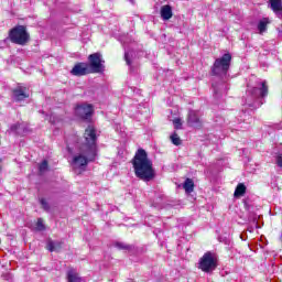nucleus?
<instances>
[{
    "instance_id": "obj_24",
    "label": "nucleus",
    "mask_w": 282,
    "mask_h": 282,
    "mask_svg": "<svg viewBox=\"0 0 282 282\" xmlns=\"http://www.w3.org/2000/svg\"><path fill=\"white\" fill-rule=\"evenodd\" d=\"M174 129H182V119L176 118L173 120Z\"/></svg>"
},
{
    "instance_id": "obj_3",
    "label": "nucleus",
    "mask_w": 282,
    "mask_h": 282,
    "mask_svg": "<svg viewBox=\"0 0 282 282\" xmlns=\"http://www.w3.org/2000/svg\"><path fill=\"white\" fill-rule=\"evenodd\" d=\"M133 169L135 175L139 180L144 182H151L155 177V172L153 171V162L149 160V155L144 149H139L132 160Z\"/></svg>"
},
{
    "instance_id": "obj_26",
    "label": "nucleus",
    "mask_w": 282,
    "mask_h": 282,
    "mask_svg": "<svg viewBox=\"0 0 282 282\" xmlns=\"http://www.w3.org/2000/svg\"><path fill=\"white\" fill-rule=\"evenodd\" d=\"M276 165L280 166V169H282V154L276 156Z\"/></svg>"
},
{
    "instance_id": "obj_17",
    "label": "nucleus",
    "mask_w": 282,
    "mask_h": 282,
    "mask_svg": "<svg viewBox=\"0 0 282 282\" xmlns=\"http://www.w3.org/2000/svg\"><path fill=\"white\" fill-rule=\"evenodd\" d=\"M234 195L235 197H243V195H246V185H243L242 183L238 184Z\"/></svg>"
},
{
    "instance_id": "obj_13",
    "label": "nucleus",
    "mask_w": 282,
    "mask_h": 282,
    "mask_svg": "<svg viewBox=\"0 0 282 282\" xmlns=\"http://www.w3.org/2000/svg\"><path fill=\"white\" fill-rule=\"evenodd\" d=\"M161 18L163 21H169L170 19L173 18V8L171 6L165 4L161 7Z\"/></svg>"
},
{
    "instance_id": "obj_20",
    "label": "nucleus",
    "mask_w": 282,
    "mask_h": 282,
    "mask_svg": "<svg viewBox=\"0 0 282 282\" xmlns=\"http://www.w3.org/2000/svg\"><path fill=\"white\" fill-rule=\"evenodd\" d=\"M171 142L172 144H174L175 147H180V144H182V139H180V135L177 134V132H174L171 137Z\"/></svg>"
},
{
    "instance_id": "obj_6",
    "label": "nucleus",
    "mask_w": 282,
    "mask_h": 282,
    "mask_svg": "<svg viewBox=\"0 0 282 282\" xmlns=\"http://www.w3.org/2000/svg\"><path fill=\"white\" fill-rule=\"evenodd\" d=\"M199 270L206 273H210L217 269V259L212 252H206L199 260Z\"/></svg>"
},
{
    "instance_id": "obj_5",
    "label": "nucleus",
    "mask_w": 282,
    "mask_h": 282,
    "mask_svg": "<svg viewBox=\"0 0 282 282\" xmlns=\"http://www.w3.org/2000/svg\"><path fill=\"white\" fill-rule=\"evenodd\" d=\"M268 90V82L259 83L257 87L249 90L250 97L246 99V105H248V107H254V100H257V98H265Z\"/></svg>"
},
{
    "instance_id": "obj_14",
    "label": "nucleus",
    "mask_w": 282,
    "mask_h": 282,
    "mask_svg": "<svg viewBox=\"0 0 282 282\" xmlns=\"http://www.w3.org/2000/svg\"><path fill=\"white\" fill-rule=\"evenodd\" d=\"M46 248L50 252H58L63 248V242L62 241H53L48 240Z\"/></svg>"
},
{
    "instance_id": "obj_22",
    "label": "nucleus",
    "mask_w": 282,
    "mask_h": 282,
    "mask_svg": "<svg viewBox=\"0 0 282 282\" xmlns=\"http://www.w3.org/2000/svg\"><path fill=\"white\" fill-rule=\"evenodd\" d=\"M116 247L119 248V250H131V246L124 245V242H117Z\"/></svg>"
},
{
    "instance_id": "obj_23",
    "label": "nucleus",
    "mask_w": 282,
    "mask_h": 282,
    "mask_svg": "<svg viewBox=\"0 0 282 282\" xmlns=\"http://www.w3.org/2000/svg\"><path fill=\"white\" fill-rule=\"evenodd\" d=\"M40 204H41L42 208H43L44 210H46V213H48V210H50V204H47V200H45V198H42V199L40 200Z\"/></svg>"
},
{
    "instance_id": "obj_21",
    "label": "nucleus",
    "mask_w": 282,
    "mask_h": 282,
    "mask_svg": "<svg viewBox=\"0 0 282 282\" xmlns=\"http://www.w3.org/2000/svg\"><path fill=\"white\" fill-rule=\"evenodd\" d=\"M48 165H47V160H44L40 165H39V171L41 174L45 173L47 171Z\"/></svg>"
},
{
    "instance_id": "obj_2",
    "label": "nucleus",
    "mask_w": 282,
    "mask_h": 282,
    "mask_svg": "<svg viewBox=\"0 0 282 282\" xmlns=\"http://www.w3.org/2000/svg\"><path fill=\"white\" fill-rule=\"evenodd\" d=\"M231 61L232 55H230V53H226L214 62L212 73L216 78L214 79L212 87L216 96L218 94H226L229 89L226 80H228V69H230Z\"/></svg>"
},
{
    "instance_id": "obj_18",
    "label": "nucleus",
    "mask_w": 282,
    "mask_h": 282,
    "mask_svg": "<svg viewBox=\"0 0 282 282\" xmlns=\"http://www.w3.org/2000/svg\"><path fill=\"white\" fill-rule=\"evenodd\" d=\"M268 23H270V21H268L265 18L258 23V30L260 34H263V32L268 30Z\"/></svg>"
},
{
    "instance_id": "obj_27",
    "label": "nucleus",
    "mask_w": 282,
    "mask_h": 282,
    "mask_svg": "<svg viewBox=\"0 0 282 282\" xmlns=\"http://www.w3.org/2000/svg\"><path fill=\"white\" fill-rule=\"evenodd\" d=\"M124 61L127 65H131V59H129V53H124Z\"/></svg>"
},
{
    "instance_id": "obj_15",
    "label": "nucleus",
    "mask_w": 282,
    "mask_h": 282,
    "mask_svg": "<svg viewBox=\"0 0 282 282\" xmlns=\"http://www.w3.org/2000/svg\"><path fill=\"white\" fill-rule=\"evenodd\" d=\"M67 281L68 282H85L83 280V278L78 276V273H76L75 271H68Z\"/></svg>"
},
{
    "instance_id": "obj_9",
    "label": "nucleus",
    "mask_w": 282,
    "mask_h": 282,
    "mask_svg": "<svg viewBox=\"0 0 282 282\" xmlns=\"http://www.w3.org/2000/svg\"><path fill=\"white\" fill-rule=\"evenodd\" d=\"M70 74L73 76H87V74H91V70L89 69V64L77 63L70 70Z\"/></svg>"
},
{
    "instance_id": "obj_16",
    "label": "nucleus",
    "mask_w": 282,
    "mask_h": 282,
    "mask_svg": "<svg viewBox=\"0 0 282 282\" xmlns=\"http://www.w3.org/2000/svg\"><path fill=\"white\" fill-rule=\"evenodd\" d=\"M183 188L187 193H193V191L195 189V183L193 182V180L187 178V180H185V182L183 184Z\"/></svg>"
},
{
    "instance_id": "obj_12",
    "label": "nucleus",
    "mask_w": 282,
    "mask_h": 282,
    "mask_svg": "<svg viewBox=\"0 0 282 282\" xmlns=\"http://www.w3.org/2000/svg\"><path fill=\"white\" fill-rule=\"evenodd\" d=\"M271 10L276 14L278 19H282V1L281 0H270Z\"/></svg>"
},
{
    "instance_id": "obj_11",
    "label": "nucleus",
    "mask_w": 282,
    "mask_h": 282,
    "mask_svg": "<svg viewBox=\"0 0 282 282\" xmlns=\"http://www.w3.org/2000/svg\"><path fill=\"white\" fill-rule=\"evenodd\" d=\"M25 98H30V95L26 93V88L18 86L13 90V99L15 102H21L22 100H25Z\"/></svg>"
},
{
    "instance_id": "obj_1",
    "label": "nucleus",
    "mask_w": 282,
    "mask_h": 282,
    "mask_svg": "<svg viewBox=\"0 0 282 282\" xmlns=\"http://www.w3.org/2000/svg\"><path fill=\"white\" fill-rule=\"evenodd\" d=\"M85 143L80 147L79 153L73 158L72 166L76 175L87 171V164L96 160L97 145L96 128L88 126L84 133Z\"/></svg>"
},
{
    "instance_id": "obj_4",
    "label": "nucleus",
    "mask_w": 282,
    "mask_h": 282,
    "mask_svg": "<svg viewBox=\"0 0 282 282\" xmlns=\"http://www.w3.org/2000/svg\"><path fill=\"white\" fill-rule=\"evenodd\" d=\"M9 40L15 45H28L30 42V33L24 25H18L10 30Z\"/></svg>"
},
{
    "instance_id": "obj_28",
    "label": "nucleus",
    "mask_w": 282,
    "mask_h": 282,
    "mask_svg": "<svg viewBox=\"0 0 282 282\" xmlns=\"http://www.w3.org/2000/svg\"><path fill=\"white\" fill-rule=\"evenodd\" d=\"M0 164H1V159H0ZM0 171H1V167H0Z\"/></svg>"
},
{
    "instance_id": "obj_19",
    "label": "nucleus",
    "mask_w": 282,
    "mask_h": 282,
    "mask_svg": "<svg viewBox=\"0 0 282 282\" xmlns=\"http://www.w3.org/2000/svg\"><path fill=\"white\" fill-rule=\"evenodd\" d=\"M21 129H23V124L21 123H14L10 127V130H8V133H18L21 134Z\"/></svg>"
},
{
    "instance_id": "obj_7",
    "label": "nucleus",
    "mask_w": 282,
    "mask_h": 282,
    "mask_svg": "<svg viewBox=\"0 0 282 282\" xmlns=\"http://www.w3.org/2000/svg\"><path fill=\"white\" fill-rule=\"evenodd\" d=\"M88 67L90 69V74H101L105 72V61L102 59V54L94 53L88 56Z\"/></svg>"
},
{
    "instance_id": "obj_25",
    "label": "nucleus",
    "mask_w": 282,
    "mask_h": 282,
    "mask_svg": "<svg viewBox=\"0 0 282 282\" xmlns=\"http://www.w3.org/2000/svg\"><path fill=\"white\" fill-rule=\"evenodd\" d=\"M36 229L37 230H45V225H43V219L42 218L37 219Z\"/></svg>"
},
{
    "instance_id": "obj_10",
    "label": "nucleus",
    "mask_w": 282,
    "mask_h": 282,
    "mask_svg": "<svg viewBox=\"0 0 282 282\" xmlns=\"http://www.w3.org/2000/svg\"><path fill=\"white\" fill-rule=\"evenodd\" d=\"M187 124L194 129H199L202 127V120H199V115L195 110H189L187 115Z\"/></svg>"
},
{
    "instance_id": "obj_8",
    "label": "nucleus",
    "mask_w": 282,
    "mask_h": 282,
    "mask_svg": "<svg viewBox=\"0 0 282 282\" xmlns=\"http://www.w3.org/2000/svg\"><path fill=\"white\" fill-rule=\"evenodd\" d=\"M75 113L82 118V120H89L94 115V106L90 104H82L76 107Z\"/></svg>"
}]
</instances>
